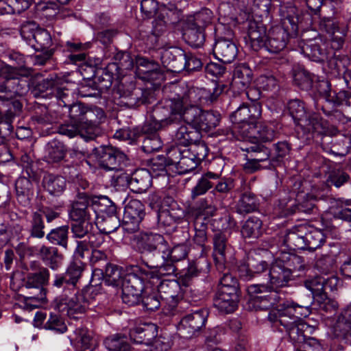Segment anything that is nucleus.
I'll use <instances>...</instances> for the list:
<instances>
[{"label":"nucleus","mask_w":351,"mask_h":351,"mask_svg":"<svg viewBox=\"0 0 351 351\" xmlns=\"http://www.w3.org/2000/svg\"><path fill=\"white\" fill-rule=\"evenodd\" d=\"M287 108L295 123L312 133L313 137L332 136L337 132V129L330 125L319 112L307 113L304 103L300 99L290 100L287 103Z\"/></svg>","instance_id":"f257e3e1"},{"label":"nucleus","mask_w":351,"mask_h":351,"mask_svg":"<svg viewBox=\"0 0 351 351\" xmlns=\"http://www.w3.org/2000/svg\"><path fill=\"white\" fill-rule=\"evenodd\" d=\"M213 89L193 88L180 97V122L184 121L194 128L202 110L196 104L209 101L213 102L221 94L223 86L214 84Z\"/></svg>","instance_id":"f03ea898"},{"label":"nucleus","mask_w":351,"mask_h":351,"mask_svg":"<svg viewBox=\"0 0 351 351\" xmlns=\"http://www.w3.org/2000/svg\"><path fill=\"white\" fill-rule=\"evenodd\" d=\"M56 308L71 319H79L90 308V302L78 288L71 294H60L55 300Z\"/></svg>","instance_id":"7ed1b4c3"},{"label":"nucleus","mask_w":351,"mask_h":351,"mask_svg":"<svg viewBox=\"0 0 351 351\" xmlns=\"http://www.w3.org/2000/svg\"><path fill=\"white\" fill-rule=\"evenodd\" d=\"M247 291L250 296L248 306L252 310H267L279 300L277 289L269 283L251 285L247 287Z\"/></svg>","instance_id":"20e7f679"},{"label":"nucleus","mask_w":351,"mask_h":351,"mask_svg":"<svg viewBox=\"0 0 351 351\" xmlns=\"http://www.w3.org/2000/svg\"><path fill=\"white\" fill-rule=\"evenodd\" d=\"M158 336V326L152 323L141 324L130 332V339L136 343L145 344L152 347L150 351H166L169 343L164 338Z\"/></svg>","instance_id":"39448f33"},{"label":"nucleus","mask_w":351,"mask_h":351,"mask_svg":"<svg viewBox=\"0 0 351 351\" xmlns=\"http://www.w3.org/2000/svg\"><path fill=\"white\" fill-rule=\"evenodd\" d=\"M180 97L163 99L158 102L152 110V119L160 121L165 126L180 123Z\"/></svg>","instance_id":"423d86ee"},{"label":"nucleus","mask_w":351,"mask_h":351,"mask_svg":"<svg viewBox=\"0 0 351 351\" xmlns=\"http://www.w3.org/2000/svg\"><path fill=\"white\" fill-rule=\"evenodd\" d=\"M50 272L48 268H41L40 271L27 274L24 287L27 289H34L33 295L25 296L26 302H34V306L46 302V289L49 281Z\"/></svg>","instance_id":"0eeeda50"},{"label":"nucleus","mask_w":351,"mask_h":351,"mask_svg":"<svg viewBox=\"0 0 351 351\" xmlns=\"http://www.w3.org/2000/svg\"><path fill=\"white\" fill-rule=\"evenodd\" d=\"M279 12L282 21L280 26L288 29L291 33H295L299 27L303 28L311 25L310 14H300V11L291 2L280 5Z\"/></svg>","instance_id":"6e6552de"},{"label":"nucleus","mask_w":351,"mask_h":351,"mask_svg":"<svg viewBox=\"0 0 351 351\" xmlns=\"http://www.w3.org/2000/svg\"><path fill=\"white\" fill-rule=\"evenodd\" d=\"M321 96L323 97L324 103L320 104L319 101L315 102V107L317 112L322 111V112L332 122L341 121L343 114L341 112L336 108H333L334 101L333 98L330 97V84L328 80H322L314 81L313 88Z\"/></svg>","instance_id":"1a4fd4ad"},{"label":"nucleus","mask_w":351,"mask_h":351,"mask_svg":"<svg viewBox=\"0 0 351 351\" xmlns=\"http://www.w3.org/2000/svg\"><path fill=\"white\" fill-rule=\"evenodd\" d=\"M93 155L99 167L106 171H118L126 160L124 153L112 146H101L93 149Z\"/></svg>","instance_id":"9d476101"},{"label":"nucleus","mask_w":351,"mask_h":351,"mask_svg":"<svg viewBox=\"0 0 351 351\" xmlns=\"http://www.w3.org/2000/svg\"><path fill=\"white\" fill-rule=\"evenodd\" d=\"M209 312L206 308H199L183 317L179 324L178 330L185 338L197 336L205 327Z\"/></svg>","instance_id":"9b49d317"},{"label":"nucleus","mask_w":351,"mask_h":351,"mask_svg":"<svg viewBox=\"0 0 351 351\" xmlns=\"http://www.w3.org/2000/svg\"><path fill=\"white\" fill-rule=\"evenodd\" d=\"M145 215V206L138 199H131L124 208L122 226L128 233L136 232Z\"/></svg>","instance_id":"f8f14e48"},{"label":"nucleus","mask_w":351,"mask_h":351,"mask_svg":"<svg viewBox=\"0 0 351 351\" xmlns=\"http://www.w3.org/2000/svg\"><path fill=\"white\" fill-rule=\"evenodd\" d=\"M117 94L119 95V104L130 108L151 103L153 99L150 90L134 86L125 88L121 86L119 87Z\"/></svg>","instance_id":"ddd939ff"},{"label":"nucleus","mask_w":351,"mask_h":351,"mask_svg":"<svg viewBox=\"0 0 351 351\" xmlns=\"http://www.w3.org/2000/svg\"><path fill=\"white\" fill-rule=\"evenodd\" d=\"M298 46L302 53L315 62H324L329 58L331 53L328 48V43L321 37L302 39Z\"/></svg>","instance_id":"4468645a"},{"label":"nucleus","mask_w":351,"mask_h":351,"mask_svg":"<svg viewBox=\"0 0 351 351\" xmlns=\"http://www.w3.org/2000/svg\"><path fill=\"white\" fill-rule=\"evenodd\" d=\"M167 241L160 234L141 232L138 236V248L141 253L162 256L167 250Z\"/></svg>","instance_id":"2eb2a0df"},{"label":"nucleus","mask_w":351,"mask_h":351,"mask_svg":"<svg viewBox=\"0 0 351 351\" xmlns=\"http://www.w3.org/2000/svg\"><path fill=\"white\" fill-rule=\"evenodd\" d=\"M89 195L85 192H78L71 202L69 217L71 221H95V213L89 203Z\"/></svg>","instance_id":"dca6fc26"},{"label":"nucleus","mask_w":351,"mask_h":351,"mask_svg":"<svg viewBox=\"0 0 351 351\" xmlns=\"http://www.w3.org/2000/svg\"><path fill=\"white\" fill-rule=\"evenodd\" d=\"M184 217V210L171 196H165L163 206L157 210L158 223L164 227H174Z\"/></svg>","instance_id":"f3484780"},{"label":"nucleus","mask_w":351,"mask_h":351,"mask_svg":"<svg viewBox=\"0 0 351 351\" xmlns=\"http://www.w3.org/2000/svg\"><path fill=\"white\" fill-rule=\"evenodd\" d=\"M311 298L304 300L298 304L292 300H286L279 304V311L281 312L280 326L282 325V319L287 322L298 321L302 317H306L310 313Z\"/></svg>","instance_id":"a211bd4d"},{"label":"nucleus","mask_w":351,"mask_h":351,"mask_svg":"<svg viewBox=\"0 0 351 351\" xmlns=\"http://www.w3.org/2000/svg\"><path fill=\"white\" fill-rule=\"evenodd\" d=\"M152 275L149 270L137 265L132 266L130 271L125 274L122 287L132 288L135 291L143 293L149 288V283H154V281H151Z\"/></svg>","instance_id":"6ab92c4d"},{"label":"nucleus","mask_w":351,"mask_h":351,"mask_svg":"<svg viewBox=\"0 0 351 351\" xmlns=\"http://www.w3.org/2000/svg\"><path fill=\"white\" fill-rule=\"evenodd\" d=\"M269 264L262 258H249L248 263L240 262L237 271L240 278L245 281L251 280L262 274H267L269 270Z\"/></svg>","instance_id":"aec40b11"},{"label":"nucleus","mask_w":351,"mask_h":351,"mask_svg":"<svg viewBox=\"0 0 351 351\" xmlns=\"http://www.w3.org/2000/svg\"><path fill=\"white\" fill-rule=\"evenodd\" d=\"M292 34L288 29L280 25L271 27L268 31L267 38L263 49L270 53H278L283 50Z\"/></svg>","instance_id":"412c9836"},{"label":"nucleus","mask_w":351,"mask_h":351,"mask_svg":"<svg viewBox=\"0 0 351 351\" xmlns=\"http://www.w3.org/2000/svg\"><path fill=\"white\" fill-rule=\"evenodd\" d=\"M170 161L173 163V165H176L180 174L187 173L199 165L187 148L184 149L178 147L171 148L170 149Z\"/></svg>","instance_id":"4be33fe9"},{"label":"nucleus","mask_w":351,"mask_h":351,"mask_svg":"<svg viewBox=\"0 0 351 351\" xmlns=\"http://www.w3.org/2000/svg\"><path fill=\"white\" fill-rule=\"evenodd\" d=\"M186 52L179 47H169L160 53L162 64L168 71L180 73L184 71Z\"/></svg>","instance_id":"5701e85b"},{"label":"nucleus","mask_w":351,"mask_h":351,"mask_svg":"<svg viewBox=\"0 0 351 351\" xmlns=\"http://www.w3.org/2000/svg\"><path fill=\"white\" fill-rule=\"evenodd\" d=\"M268 31L265 25L261 21H250L247 25V45L254 51L263 49L267 38Z\"/></svg>","instance_id":"b1692460"},{"label":"nucleus","mask_w":351,"mask_h":351,"mask_svg":"<svg viewBox=\"0 0 351 351\" xmlns=\"http://www.w3.org/2000/svg\"><path fill=\"white\" fill-rule=\"evenodd\" d=\"M182 283L178 280H162L157 286L161 300L166 301L172 307L182 299Z\"/></svg>","instance_id":"393cba45"},{"label":"nucleus","mask_w":351,"mask_h":351,"mask_svg":"<svg viewBox=\"0 0 351 351\" xmlns=\"http://www.w3.org/2000/svg\"><path fill=\"white\" fill-rule=\"evenodd\" d=\"M261 106L258 102L243 104L231 115L230 119L233 123L251 121L256 122L261 116Z\"/></svg>","instance_id":"a878e982"},{"label":"nucleus","mask_w":351,"mask_h":351,"mask_svg":"<svg viewBox=\"0 0 351 351\" xmlns=\"http://www.w3.org/2000/svg\"><path fill=\"white\" fill-rule=\"evenodd\" d=\"M265 276L267 277L268 283L276 289L287 286L289 282L293 280L291 273L278 258L270 265L269 272Z\"/></svg>","instance_id":"bb28decb"},{"label":"nucleus","mask_w":351,"mask_h":351,"mask_svg":"<svg viewBox=\"0 0 351 351\" xmlns=\"http://www.w3.org/2000/svg\"><path fill=\"white\" fill-rule=\"evenodd\" d=\"M213 55L223 63L232 62L237 56L238 49L230 39L218 38L213 45Z\"/></svg>","instance_id":"cd10ccee"},{"label":"nucleus","mask_w":351,"mask_h":351,"mask_svg":"<svg viewBox=\"0 0 351 351\" xmlns=\"http://www.w3.org/2000/svg\"><path fill=\"white\" fill-rule=\"evenodd\" d=\"M114 62L110 64L107 68V71L104 73V75L107 77L103 88H109L112 81V70L114 69L117 73L123 71L130 70L134 66V60L128 52L119 51L114 55Z\"/></svg>","instance_id":"c85d7f7f"},{"label":"nucleus","mask_w":351,"mask_h":351,"mask_svg":"<svg viewBox=\"0 0 351 351\" xmlns=\"http://www.w3.org/2000/svg\"><path fill=\"white\" fill-rule=\"evenodd\" d=\"M289 335L290 339L294 343H301L308 337L312 328L306 324L302 319L287 322L282 319V325H280Z\"/></svg>","instance_id":"c756f323"},{"label":"nucleus","mask_w":351,"mask_h":351,"mask_svg":"<svg viewBox=\"0 0 351 351\" xmlns=\"http://www.w3.org/2000/svg\"><path fill=\"white\" fill-rule=\"evenodd\" d=\"M105 118L104 112L99 108L86 107L82 127L88 134V138L94 140L99 132L98 124Z\"/></svg>","instance_id":"7c9ffc66"},{"label":"nucleus","mask_w":351,"mask_h":351,"mask_svg":"<svg viewBox=\"0 0 351 351\" xmlns=\"http://www.w3.org/2000/svg\"><path fill=\"white\" fill-rule=\"evenodd\" d=\"M37 255L46 267L53 271L58 270L64 260L63 254L55 246L40 245L37 250Z\"/></svg>","instance_id":"2f4dec72"},{"label":"nucleus","mask_w":351,"mask_h":351,"mask_svg":"<svg viewBox=\"0 0 351 351\" xmlns=\"http://www.w3.org/2000/svg\"><path fill=\"white\" fill-rule=\"evenodd\" d=\"M306 226H299L289 230L284 239V243L291 250H306L305 232Z\"/></svg>","instance_id":"473e14b6"},{"label":"nucleus","mask_w":351,"mask_h":351,"mask_svg":"<svg viewBox=\"0 0 351 351\" xmlns=\"http://www.w3.org/2000/svg\"><path fill=\"white\" fill-rule=\"evenodd\" d=\"M335 332L351 343V304L344 308L337 317Z\"/></svg>","instance_id":"72a5a7b5"},{"label":"nucleus","mask_w":351,"mask_h":351,"mask_svg":"<svg viewBox=\"0 0 351 351\" xmlns=\"http://www.w3.org/2000/svg\"><path fill=\"white\" fill-rule=\"evenodd\" d=\"M75 342L77 351H93L95 349V340L92 331L86 327L77 328L74 331V337L71 341Z\"/></svg>","instance_id":"f704fd0d"},{"label":"nucleus","mask_w":351,"mask_h":351,"mask_svg":"<svg viewBox=\"0 0 351 351\" xmlns=\"http://www.w3.org/2000/svg\"><path fill=\"white\" fill-rule=\"evenodd\" d=\"M205 29L195 26L194 23L185 22L183 29V37L192 47L199 48L203 46L205 40Z\"/></svg>","instance_id":"c9c22d12"},{"label":"nucleus","mask_w":351,"mask_h":351,"mask_svg":"<svg viewBox=\"0 0 351 351\" xmlns=\"http://www.w3.org/2000/svg\"><path fill=\"white\" fill-rule=\"evenodd\" d=\"M201 137L200 132L195 128L182 125L176 130L174 141L176 143L186 147L193 142L198 141Z\"/></svg>","instance_id":"e433bc0d"},{"label":"nucleus","mask_w":351,"mask_h":351,"mask_svg":"<svg viewBox=\"0 0 351 351\" xmlns=\"http://www.w3.org/2000/svg\"><path fill=\"white\" fill-rule=\"evenodd\" d=\"M15 189L18 201L24 206L28 204L34 195L32 182L25 177H20L15 182Z\"/></svg>","instance_id":"4c0bfd02"},{"label":"nucleus","mask_w":351,"mask_h":351,"mask_svg":"<svg viewBox=\"0 0 351 351\" xmlns=\"http://www.w3.org/2000/svg\"><path fill=\"white\" fill-rule=\"evenodd\" d=\"M219 178V174L208 171L202 176L197 180L196 185L191 190V198L196 199L198 196L203 195L212 189L214 183L212 180H216Z\"/></svg>","instance_id":"58836bf2"},{"label":"nucleus","mask_w":351,"mask_h":351,"mask_svg":"<svg viewBox=\"0 0 351 351\" xmlns=\"http://www.w3.org/2000/svg\"><path fill=\"white\" fill-rule=\"evenodd\" d=\"M258 208V200L256 196L250 191L242 193L236 204V211L241 215H246L256 210Z\"/></svg>","instance_id":"ea45409f"},{"label":"nucleus","mask_w":351,"mask_h":351,"mask_svg":"<svg viewBox=\"0 0 351 351\" xmlns=\"http://www.w3.org/2000/svg\"><path fill=\"white\" fill-rule=\"evenodd\" d=\"M221 119V115L218 112L202 110L195 125V129L210 131L216 128Z\"/></svg>","instance_id":"a19ab883"},{"label":"nucleus","mask_w":351,"mask_h":351,"mask_svg":"<svg viewBox=\"0 0 351 351\" xmlns=\"http://www.w3.org/2000/svg\"><path fill=\"white\" fill-rule=\"evenodd\" d=\"M0 104L10 107V111L20 112L23 108V104L19 99H16L13 92L10 90L4 82L0 84Z\"/></svg>","instance_id":"79ce46f5"},{"label":"nucleus","mask_w":351,"mask_h":351,"mask_svg":"<svg viewBox=\"0 0 351 351\" xmlns=\"http://www.w3.org/2000/svg\"><path fill=\"white\" fill-rule=\"evenodd\" d=\"M130 184L137 192H145L152 185L151 172L145 169L135 171L132 174Z\"/></svg>","instance_id":"37998d69"},{"label":"nucleus","mask_w":351,"mask_h":351,"mask_svg":"<svg viewBox=\"0 0 351 351\" xmlns=\"http://www.w3.org/2000/svg\"><path fill=\"white\" fill-rule=\"evenodd\" d=\"M43 185L50 194L58 196L64 191L66 182L62 176L49 173L44 176Z\"/></svg>","instance_id":"c03bdc74"},{"label":"nucleus","mask_w":351,"mask_h":351,"mask_svg":"<svg viewBox=\"0 0 351 351\" xmlns=\"http://www.w3.org/2000/svg\"><path fill=\"white\" fill-rule=\"evenodd\" d=\"M226 295V294L224 295L217 291L213 298V306L223 313H231L237 308L239 299Z\"/></svg>","instance_id":"a18cd8bd"},{"label":"nucleus","mask_w":351,"mask_h":351,"mask_svg":"<svg viewBox=\"0 0 351 351\" xmlns=\"http://www.w3.org/2000/svg\"><path fill=\"white\" fill-rule=\"evenodd\" d=\"M101 271V274L104 275L105 282L108 285L113 287L122 286L124 278V274L121 268L116 265L107 264L106 266L105 273L101 269H95V272Z\"/></svg>","instance_id":"49530a36"},{"label":"nucleus","mask_w":351,"mask_h":351,"mask_svg":"<svg viewBox=\"0 0 351 351\" xmlns=\"http://www.w3.org/2000/svg\"><path fill=\"white\" fill-rule=\"evenodd\" d=\"M69 226H62L52 229L46 236V239L53 245L68 249Z\"/></svg>","instance_id":"de8ad7c7"},{"label":"nucleus","mask_w":351,"mask_h":351,"mask_svg":"<svg viewBox=\"0 0 351 351\" xmlns=\"http://www.w3.org/2000/svg\"><path fill=\"white\" fill-rule=\"evenodd\" d=\"M294 84L302 90H308L313 88L315 76L304 68H295L293 71Z\"/></svg>","instance_id":"09e8293b"},{"label":"nucleus","mask_w":351,"mask_h":351,"mask_svg":"<svg viewBox=\"0 0 351 351\" xmlns=\"http://www.w3.org/2000/svg\"><path fill=\"white\" fill-rule=\"evenodd\" d=\"M33 0H0L1 14L21 13L28 9Z\"/></svg>","instance_id":"8fccbe9b"},{"label":"nucleus","mask_w":351,"mask_h":351,"mask_svg":"<svg viewBox=\"0 0 351 351\" xmlns=\"http://www.w3.org/2000/svg\"><path fill=\"white\" fill-rule=\"evenodd\" d=\"M262 221L256 217H249L241 228V234L245 238L257 239L263 233Z\"/></svg>","instance_id":"3c124183"},{"label":"nucleus","mask_w":351,"mask_h":351,"mask_svg":"<svg viewBox=\"0 0 351 351\" xmlns=\"http://www.w3.org/2000/svg\"><path fill=\"white\" fill-rule=\"evenodd\" d=\"M278 258L292 276L296 271H303L305 269L306 265L302 256L293 254L284 253Z\"/></svg>","instance_id":"603ef678"},{"label":"nucleus","mask_w":351,"mask_h":351,"mask_svg":"<svg viewBox=\"0 0 351 351\" xmlns=\"http://www.w3.org/2000/svg\"><path fill=\"white\" fill-rule=\"evenodd\" d=\"M324 282L325 278L319 276L307 279L304 281V287L311 291V294L307 295L305 300L311 298V306L313 303V300H315V298L320 299V297H322L326 293L324 291Z\"/></svg>","instance_id":"864d4df0"},{"label":"nucleus","mask_w":351,"mask_h":351,"mask_svg":"<svg viewBox=\"0 0 351 351\" xmlns=\"http://www.w3.org/2000/svg\"><path fill=\"white\" fill-rule=\"evenodd\" d=\"M161 265L155 264L152 262V264L149 265L146 263L145 265L148 268L154 269L153 271H149L152 275V280L156 279L159 280L162 276H170L175 274L176 271V266L173 265L174 262H171L170 260H162Z\"/></svg>","instance_id":"5fc2aeb1"},{"label":"nucleus","mask_w":351,"mask_h":351,"mask_svg":"<svg viewBox=\"0 0 351 351\" xmlns=\"http://www.w3.org/2000/svg\"><path fill=\"white\" fill-rule=\"evenodd\" d=\"M215 256H228L231 252V245L228 243V237L224 232H215L213 238Z\"/></svg>","instance_id":"6e6d98bb"},{"label":"nucleus","mask_w":351,"mask_h":351,"mask_svg":"<svg viewBox=\"0 0 351 351\" xmlns=\"http://www.w3.org/2000/svg\"><path fill=\"white\" fill-rule=\"evenodd\" d=\"M256 122H244L239 123L236 128L237 138L241 141H249L251 144L256 143L258 125Z\"/></svg>","instance_id":"4d7b16f0"},{"label":"nucleus","mask_w":351,"mask_h":351,"mask_svg":"<svg viewBox=\"0 0 351 351\" xmlns=\"http://www.w3.org/2000/svg\"><path fill=\"white\" fill-rule=\"evenodd\" d=\"M58 132L69 138L79 135L86 141H91V139L88 138V135L82 125L71 120L68 123L60 125L58 128Z\"/></svg>","instance_id":"13d9d810"},{"label":"nucleus","mask_w":351,"mask_h":351,"mask_svg":"<svg viewBox=\"0 0 351 351\" xmlns=\"http://www.w3.org/2000/svg\"><path fill=\"white\" fill-rule=\"evenodd\" d=\"M60 78L56 74H50L48 77L38 82L33 90L35 97H45L44 93L58 86Z\"/></svg>","instance_id":"bf43d9fd"},{"label":"nucleus","mask_w":351,"mask_h":351,"mask_svg":"<svg viewBox=\"0 0 351 351\" xmlns=\"http://www.w3.org/2000/svg\"><path fill=\"white\" fill-rule=\"evenodd\" d=\"M31 45L36 51L50 50L52 45V38L49 32L43 28H40L36 32V35L32 42Z\"/></svg>","instance_id":"052dcab7"},{"label":"nucleus","mask_w":351,"mask_h":351,"mask_svg":"<svg viewBox=\"0 0 351 351\" xmlns=\"http://www.w3.org/2000/svg\"><path fill=\"white\" fill-rule=\"evenodd\" d=\"M241 149L258 162L267 160L270 156V150L261 143H254L249 146L241 147Z\"/></svg>","instance_id":"680f3d73"},{"label":"nucleus","mask_w":351,"mask_h":351,"mask_svg":"<svg viewBox=\"0 0 351 351\" xmlns=\"http://www.w3.org/2000/svg\"><path fill=\"white\" fill-rule=\"evenodd\" d=\"M104 344L109 351H130L131 347L124 335L115 334L107 337Z\"/></svg>","instance_id":"e2e57ef3"},{"label":"nucleus","mask_w":351,"mask_h":351,"mask_svg":"<svg viewBox=\"0 0 351 351\" xmlns=\"http://www.w3.org/2000/svg\"><path fill=\"white\" fill-rule=\"evenodd\" d=\"M213 13L208 8H203L197 12L194 15L187 18L186 22L194 23L195 26L205 29L212 23Z\"/></svg>","instance_id":"0e129e2a"},{"label":"nucleus","mask_w":351,"mask_h":351,"mask_svg":"<svg viewBox=\"0 0 351 351\" xmlns=\"http://www.w3.org/2000/svg\"><path fill=\"white\" fill-rule=\"evenodd\" d=\"M195 235L193 241L201 247L202 253L206 250V243L207 242V223L200 218L196 217L194 221Z\"/></svg>","instance_id":"69168bd1"},{"label":"nucleus","mask_w":351,"mask_h":351,"mask_svg":"<svg viewBox=\"0 0 351 351\" xmlns=\"http://www.w3.org/2000/svg\"><path fill=\"white\" fill-rule=\"evenodd\" d=\"M94 223L97 225L101 232L106 234L117 230L121 224L118 216H101L100 219H97Z\"/></svg>","instance_id":"338daca9"},{"label":"nucleus","mask_w":351,"mask_h":351,"mask_svg":"<svg viewBox=\"0 0 351 351\" xmlns=\"http://www.w3.org/2000/svg\"><path fill=\"white\" fill-rule=\"evenodd\" d=\"M85 266V263L82 261L80 260H75L69 263L64 273L70 282H71L75 287H77V283L82 276Z\"/></svg>","instance_id":"774afa93"}]
</instances>
